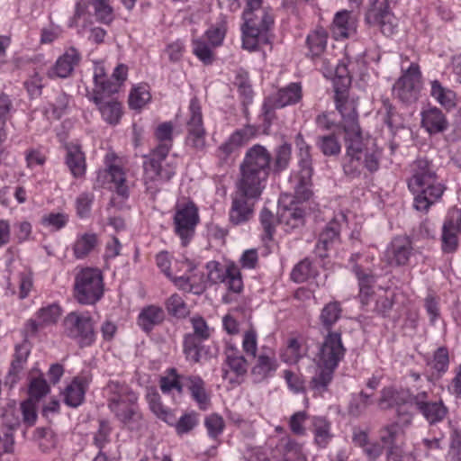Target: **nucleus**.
<instances>
[{
	"label": "nucleus",
	"instance_id": "1a4fd4ad",
	"mask_svg": "<svg viewBox=\"0 0 461 461\" xmlns=\"http://www.w3.org/2000/svg\"><path fill=\"white\" fill-rule=\"evenodd\" d=\"M370 7L365 16L366 22L389 37L398 30V19L390 9L397 0H369Z\"/></svg>",
	"mask_w": 461,
	"mask_h": 461
},
{
	"label": "nucleus",
	"instance_id": "6e6d98bb",
	"mask_svg": "<svg viewBox=\"0 0 461 461\" xmlns=\"http://www.w3.org/2000/svg\"><path fill=\"white\" fill-rule=\"evenodd\" d=\"M279 221L286 227L285 230L298 228L303 224V211L299 208H285L280 215Z\"/></svg>",
	"mask_w": 461,
	"mask_h": 461
},
{
	"label": "nucleus",
	"instance_id": "4be33fe9",
	"mask_svg": "<svg viewBox=\"0 0 461 461\" xmlns=\"http://www.w3.org/2000/svg\"><path fill=\"white\" fill-rule=\"evenodd\" d=\"M259 196L245 194L238 190L232 195L231 207L229 212V218L232 224L240 225L249 221L254 213V203L249 199H257Z\"/></svg>",
	"mask_w": 461,
	"mask_h": 461
},
{
	"label": "nucleus",
	"instance_id": "de8ad7c7",
	"mask_svg": "<svg viewBox=\"0 0 461 461\" xmlns=\"http://www.w3.org/2000/svg\"><path fill=\"white\" fill-rule=\"evenodd\" d=\"M327 39V32L321 27L315 29L307 36L306 43L312 57L320 56L324 51Z\"/></svg>",
	"mask_w": 461,
	"mask_h": 461
},
{
	"label": "nucleus",
	"instance_id": "603ef678",
	"mask_svg": "<svg viewBox=\"0 0 461 461\" xmlns=\"http://www.w3.org/2000/svg\"><path fill=\"white\" fill-rule=\"evenodd\" d=\"M108 403H112L113 400H117L118 403H122L126 401V393H136L126 384L118 381H110L105 388Z\"/></svg>",
	"mask_w": 461,
	"mask_h": 461
},
{
	"label": "nucleus",
	"instance_id": "20e7f679",
	"mask_svg": "<svg viewBox=\"0 0 461 461\" xmlns=\"http://www.w3.org/2000/svg\"><path fill=\"white\" fill-rule=\"evenodd\" d=\"M345 147L346 153L342 158L341 166L347 176L357 178L364 170L369 173L378 170L382 152L375 145H366L362 133L345 136Z\"/></svg>",
	"mask_w": 461,
	"mask_h": 461
},
{
	"label": "nucleus",
	"instance_id": "0e129e2a",
	"mask_svg": "<svg viewBox=\"0 0 461 461\" xmlns=\"http://www.w3.org/2000/svg\"><path fill=\"white\" fill-rule=\"evenodd\" d=\"M373 403L372 394L360 392L349 405V412L354 416H359Z\"/></svg>",
	"mask_w": 461,
	"mask_h": 461
},
{
	"label": "nucleus",
	"instance_id": "c03bdc74",
	"mask_svg": "<svg viewBox=\"0 0 461 461\" xmlns=\"http://www.w3.org/2000/svg\"><path fill=\"white\" fill-rule=\"evenodd\" d=\"M176 368H168L165 375L159 378V387L163 393L167 394L176 390L179 394L184 390V377Z\"/></svg>",
	"mask_w": 461,
	"mask_h": 461
},
{
	"label": "nucleus",
	"instance_id": "58836bf2",
	"mask_svg": "<svg viewBox=\"0 0 461 461\" xmlns=\"http://www.w3.org/2000/svg\"><path fill=\"white\" fill-rule=\"evenodd\" d=\"M280 457L277 461H306L302 446L289 438H282L276 446Z\"/></svg>",
	"mask_w": 461,
	"mask_h": 461
},
{
	"label": "nucleus",
	"instance_id": "393cba45",
	"mask_svg": "<svg viewBox=\"0 0 461 461\" xmlns=\"http://www.w3.org/2000/svg\"><path fill=\"white\" fill-rule=\"evenodd\" d=\"M412 397L413 395H411L406 390L385 387L381 391L378 404L384 410L395 408L397 417H399V411H409L406 405L413 403Z\"/></svg>",
	"mask_w": 461,
	"mask_h": 461
},
{
	"label": "nucleus",
	"instance_id": "4c0bfd02",
	"mask_svg": "<svg viewBox=\"0 0 461 461\" xmlns=\"http://www.w3.org/2000/svg\"><path fill=\"white\" fill-rule=\"evenodd\" d=\"M345 216L340 214L339 217H334L320 233L317 249H329L338 240L340 232V220H344Z\"/></svg>",
	"mask_w": 461,
	"mask_h": 461
},
{
	"label": "nucleus",
	"instance_id": "c9c22d12",
	"mask_svg": "<svg viewBox=\"0 0 461 461\" xmlns=\"http://www.w3.org/2000/svg\"><path fill=\"white\" fill-rule=\"evenodd\" d=\"M353 442L363 449L368 461H375L384 452V447L377 441H370L368 434L364 430H354Z\"/></svg>",
	"mask_w": 461,
	"mask_h": 461
},
{
	"label": "nucleus",
	"instance_id": "f8f14e48",
	"mask_svg": "<svg viewBox=\"0 0 461 461\" xmlns=\"http://www.w3.org/2000/svg\"><path fill=\"white\" fill-rule=\"evenodd\" d=\"M356 274L359 281V296L363 304H369L375 300L374 311L379 314L386 315L393 304V294L381 290L380 294H375L371 284L375 282L373 276L361 273L356 268Z\"/></svg>",
	"mask_w": 461,
	"mask_h": 461
},
{
	"label": "nucleus",
	"instance_id": "a18cd8bd",
	"mask_svg": "<svg viewBox=\"0 0 461 461\" xmlns=\"http://www.w3.org/2000/svg\"><path fill=\"white\" fill-rule=\"evenodd\" d=\"M214 46H212L204 38L192 40L193 54L205 66L212 65L215 60Z\"/></svg>",
	"mask_w": 461,
	"mask_h": 461
},
{
	"label": "nucleus",
	"instance_id": "412c9836",
	"mask_svg": "<svg viewBox=\"0 0 461 461\" xmlns=\"http://www.w3.org/2000/svg\"><path fill=\"white\" fill-rule=\"evenodd\" d=\"M341 335L339 332H330L327 335L318 355L317 362L336 369L339 361L345 355Z\"/></svg>",
	"mask_w": 461,
	"mask_h": 461
},
{
	"label": "nucleus",
	"instance_id": "2f4dec72",
	"mask_svg": "<svg viewBox=\"0 0 461 461\" xmlns=\"http://www.w3.org/2000/svg\"><path fill=\"white\" fill-rule=\"evenodd\" d=\"M357 20L350 12H338L332 23V33L336 40L346 39L356 33Z\"/></svg>",
	"mask_w": 461,
	"mask_h": 461
},
{
	"label": "nucleus",
	"instance_id": "f03ea898",
	"mask_svg": "<svg viewBox=\"0 0 461 461\" xmlns=\"http://www.w3.org/2000/svg\"><path fill=\"white\" fill-rule=\"evenodd\" d=\"M271 160L272 156L264 146L249 148L240 165L237 189L250 196H260L269 176Z\"/></svg>",
	"mask_w": 461,
	"mask_h": 461
},
{
	"label": "nucleus",
	"instance_id": "5fc2aeb1",
	"mask_svg": "<svg viewBox=\"0 0 461 461\" xmlns=\"http://www.w3.org/2000/svg\"><path fill=\"white\" fill-rule=\"evenodd\" d=\"M151 95L148 85L142 84L135 86L129 95V106L140 110L150 101Z\"/></svg>",
	"mask_w": 461,
	"mask_h": 461
},
{
	"label": "nucleus",
	"instance_id": "8fccbe9b",
	"mask_svg": "<svg viewBox=\"0 0 461 461\" xmlns=\"http://www.w3.org/2000/svg\"><path fill=\"white\" fill-rule=\"evenodd\" d=\"M312 432L314 441L320 447H325L331 438L330 423L321 417L312 419Z\"/></svg>",
	"mask_w": 461,
	"mask_h": 461
},
{
	"label": "nucleus",
	"instance_id": "a19ab883",
	"mask_svg": "<svg viewBox=\"0 0 461 461\" xmlns=\"http://www.w3.org/2000/svg\"><path fill=\"white\" fill-rule=\"evenodd\" d=\"M165 318L162 308L149 305L142 309L139 315V325L145 331L151 330L156 325L160 324Z\"/></svg>",
	"mask_w": 461,
	"mask_h": 461
},
{
	"label": "nucleus",
	"instance_id": "5701e85b",
	"mask_svg": "<svg viewBox=\"0 0 461 461\" xmlns=\"http://www.w3.org/2000/svg\"><path fill=\"white\" fill-rule=\"evenodd\" d=\"M107 93H92L89 99L95 104L102 118L111 125L119 123L122 115V106Z\"/></svg>",
	"mask_w": 461,
	"mask_h": 461
},
{
	"label": "nucleus",
	"instance_id": "338daca9",
	"mask_svg": "<svg viewBox=\"0 0 461 461\" xmlns=\"http://www.w3.org/2000/svg\"><path fill=\"white\" fill-rule=\"evenodd\" d=\"M456 232L452 227H447V223L444 222L442 228V249L444 252L451 253L456 249L458 245Z\"/></svg>",
	"mask_w": 461,
	"mask_h": 461
},
{
	"label": "nucleus",
	"instance_id": "72a5a7b5",
	"mask_svg": "<svg viewBox=\"0 0 461 461\" xmlns=\"http://www.w3.org/2000/svg\"><path fill=\"white\" fill-rule=\"evenodd\" d=\"M66 165L70 173L76 178L82 177L86 174V157L80 146L77 144H68L66 146Z\"/></svg>",
	"mask_w": 461,
	"mask_h": 461
},
{
	"label": "nucleus",
	"instance_id": "f704fd0d",
	"mask_svg": "<svg viewBox=\"0 0 461 461\" xmlns=\"http://www.w3.org/2000/svg\"><path fill=\"white\" fill-rule=\"evenodd\" d=\"M60 316V309L56 304L41 308L36 315V319L30 320L27 327L32 333L37 332L41 328L54 324Z\"/></svg>",
	"mask_w": 461,
	"mask_h": 461
},
{
	"label": "nucleus",
	"instance_id": "aec40b11",
	"mask_svg": "<svg viewBox=\"0 0 461 461\" xmlns=\"http://www.w3.org/2000/svg\"><path fill=\"white\" fill-rule=\"evenodd\" d=\"M413 404L429 424L442 421L447 414V408L442 400L431 402L427 392L422 391L413 395Z\"/></svg>",
	"mask_w": 461,
	"mask_h": 461
},
{
	"label": "nucleus",
	"instance_id": "cd10ccee",
	"mask_svg": "<svg viewBox=\"0 0 461 461\" xmlns=\"http://www.w3.org/2000/svg\"><path fill=\"white\" fill-rule=\"evenodd\" d=\"M448 124L446 114L437 106L429 105L420 112V125L429 135L444 132Z\"/></svg>",
	"mask_w": 461,
	"mask_h": 461
},
{
	"label": "nucleus",
	"instance_id": "864d4df0",
	"mask_svg": "<svg viewBox=\"0 0 461 461\" xmlns=\"http://www.w3.org/2000/svg\"><path fill=\"white\" fill-rule=\"evenodd\" d=\"M28 356L26 349L23 350L22 347H16L14 359L11 363V367L5 378V383L13 386L18 380L19 373L23 369Z\"/></svg>",
	"mask_w": 461,
	"mask_h": 461
},
{
	"label": "nucleus",
	"instance_id": "6e6552de",
	"mask_svg": "<svg viewBox=\"0 0 461 461\" xmlns=\"http://www.w3.org/2000/svg\"><path fill=\"white\" fill-rule=\"evenodd\" d=\"M223 357L222 378L234 385L241 384L248 373L249 362L232 339H224Z\"/></svg>",
	"mask_w": 461,
	"mask_h": 461
},
{
	"label": "nucleus",
	"instance_id": "423d86ee",
	"mask_svg": "<svg viewBox=\"0 0 461 461\" xmlns=\"http://www.w3.org/2000/svg\"><path fill=\"white\" fill-rule=\"evenodd\" d=\"M402 76L394 83L393 94L401 102L412 104L419 98L421 87V72L418 63L411 62L407 66L408 58L401 57Z\"/></svg>",
	"mask_w": 461,
	"mask_h": 461
},
{
	"label": "nucleus",
	"instance_id": "e2e57ef3",
	"mask_svg": "<svg viewBox=\"0 0 461 461\" xmlns=\"http://www.w3.org/2000/svg\"><path fill=\"white\" fill-rule=\"evenodd\" d=\"M226 35V26L224 23H219L209 28L201 38H204L212 46L219 47L222 44Z\"/></svg>",
	"mask_w": 461,
	"mask_h": 461
},
{
	"label": "nucleus",
	"instance_id": "f257e3e1",
	"mask_svg": "<svg viewBox=\"0 0 461 461\" xmlns=\"http://www.w3.org/2000/svg\"><path fill=\"white\" fill-rule=\"evenodd\" d=\"M173 128L170 122L158 126L155 136L158 144L143 161V182L152 195L158 194L162 184L168 182L176 174V164L167 160L172 148Z\"/></svg>",
	"mask_w": 461,
	"mask_h": 461
},
{
	"label": "nucleus",
	"instance_id": "7c9ffc66",
	"mask_svg": "<svg viewBox=\"0 0 461 461\" xmlns=\"http://www.w3.org/2000/svg\"><path fill=\"white\" fill-rule=\"evenodd\" d=\"M184 388L187 389L200 410L206 411L210 408L211 397L202 377L196 375H185L184 377Z\"/></svg>",
	"mask_w": 461,
	"mask_h": 461
},
{
	"label": "nucleus",
	"instance_id": "ddd939ff",
	"mask_svg": "<svg viewBox=\"0 0 461 461\" xmlns=\"http://www.w3.org/2000/svg\"><path fill=\"white\" fill-rule=\"evenodd\" d=\"M207 277L212 284L225 283L228 289L233 293H240L243 289V281L240 267L233 262L225 267L217 261H209L206 264Z\"/></svg>",
	"mask_w": 461,
	"mask_h": 461
},
{
	"label": "nucleus",
	"instance_id": "bf43d9fd",
	"mask_svg": "<svg viewBox=\"0 0 461 461\" xmlns=\"http://www.w3.org/2000/svg\"><path fill=\"white\" fill-rule=\"evenodd\" d=\"M201 343L196 336L186 334L184 339V353L187 361L197 363L201 357Z\"/></svg>",
	"mask_w": 461,
	"mask_h": 461
},
{
	"label": "nucleus",
	"instance_id": "e433bc0d",
	"mask_svg": "<svg viewBox=\"0 0 461 461\" xmlns=\"http://www.w3.org/2000/svg\"><path fill=\"white\" fill-rule=\"evenodd\" d=\"M107 169L103 172L104 176L108 178L113 185L114 190L122 198L129 195V187L126 185L125 173L120 166L110 164V155L105 158Z\"/></svg>",
	"mask_w": 461,
	"mask_h": 461
},
{
	"label": "nucleus",
	"instance_id": "774afa93",
	"mask_svg": "<svg viewBox=\"0 0 461 461\" xmlns=\"http://www.w3.org/2000/svg\"><path fill=\"white\" fill-rule=\"evenodd\" d=\"M312 276V263L308 259L300 261L292 270L291 278L296 283H303Z\"/></svg>",
	"mask_w": 461,
	"mask_h": 461
},
{
	"label": "nucleus",
	"instance_id": "dca6fc26",
	"mask_svg": "<svg viewBox=\"0 0 461 461\" xmlns=\"http://www.w3.org/2000/svg\"><path fill=\"white\" fill-rule=\"evenodd\" d=\"M299 171L293 173L290 176V182L294 185L296 198L299 200H308L312 194L310 185L312 176V165L310 149L298 152Z\"/></svg>",
	"mask_w": 461,
	"mask_h": 461
},
{
	"label": "nucleus",
	"instance_id": "37998d69",
	"mask_svg": "<svg viewBox=\"0 0 461 461\" xmlns=\"http://www.w3.org/2000/svg\"><path fill=\"white\" fill-rule=\"evenodd\" d=\"M95 88L93 93H107L112 95L118 92V85L111 81L102 63H95L93 75Z\"/></svg>",
	"mask_w": 461,
	"mask_h": 461
},
{
	"label": "nucleus",
	"instance_id": "7ed1b4c3",
	"mask_svg": "<svg viewBox=\"0 0 461 461\" xmlns=\"http://www.w3.org/2000/svg\"><path fill=\"white\" fill-rule=\"evenodd\" d=\"M411 176L408 187L414 194L415 210L427 212L442 196L445 186L438 181L434 167L425 158H418L411 165Z\"/></svg>",
	"mask_w": 461,
	"mask_h": 461
},
{
	"label": "nucleus",
	"instance_id": "680f3d73",
	"mask_svg": "<svg viewBox=\"0 0 461 461\" xmlns=\"http://www.w3.org/2000/svg\"><path fill=\"white\" fill-rule=\"evenodd\" d=\"M167 312L176 317L182 318L188 314V308L184 299L177 294H172L166 302Z\"/></svg>",
	"mask_w": 461,
	"mask_h": 461
},
{
	"label": "nucleus",
	"instance_id": "9b49d317",
	"mask_svg": "<svg viewBox=\"0 0 461 461\" xmlns=\"http://www.w3.org/2000/svg\"><path fill=\"white\" fill-rule=\"evenodd\" d=\"M64 325L68 336L76 339L80 347H88L94 343L95 333L88 313L72 312L66 317Z\"/></svg>",
	"mask_w": 461,
	"mask_h": 461
},
{
	"label": "nucleus",
	"instance_id": "c85d7f7f",
	"mask_svg": "<svg viewBox=\"0 0 461 461\" xmlns=\"http://www.w3.org/2000/svg\"><path fill=\"white\" fill-rule=\"evenodd\" d=\"M256 134L257 128L252 125H246L242 129L234 131L229 139L219 147L217 156L221 160L227 159L231 153L247 143Z\"/></svg>",
	"mask_w": 461,
	"mask_h": 461
},
{
	"label": "nucleus",
	"instance_id": "79ce46f5",
	"mask_svg": "<svg viewBox=\"0 0 461 461\" xmlns=\"http://www.w3.org/2000/svg\"><path fill=\"white\" fill-rule=\"evenodd\" d=\"M334 371L335 368L316 362L315 372L310 381V387L318 393L326 391L333 378Z\"/></svg>",
	"mask_w": 461,
	"mask_h": 461
},
{
	"label": "nucleus",
	"instance_id": "6ab92c4d",
	"mask_svg": "<svg viewBox=\"0 0 461 461\" xmlns=\"http://www.w3.org/2000/svg\"><path fill=\"white\" fill-rule=\"evenodd\" d=\"M302 97L303 92L301 84L290 83L266 99L263 104L265 114L268 115L275 109H280L287 105L295 104L302 99Z\"/></svg>",
	"mask_w": 461,
	"mask_h": 461
},
{
	"label": "nucleus",
	"instance_id": "69168bd1",
	"mask_svg": "<svg viewBox=\"0 0 461 461\" xmlns=\"http://www.w3.org/2000/svg\"><path fill=\"white\" fill-rule=\"evenodd\" d=\"M50 392V386L47 381L42 377H37L31 380L29 385L30 399L33 402L38 401Z\"/></svg>",
	"mask_w": 461,
	"mask_h": 461
},
{
	"label": "nucleus",
	"instance_id": "b1692460",
	"mask_svg": "<svg viewBox=\"0 0 461 461\" xmlns=\"http://www.w3.org/2000/svg\"><path fill=\"white\" fill-rule=\"evenodd\" d=\"M278 366L275 352L270 348H263L251 368L253 381L255 383H262L274 376Z\"/></svg>",
	"mask_w": 461,
	"mask_h": 461
},
{
	"label": "nucleus",
	"instance_id": "052dcab7",
	"mask_svg": "<svg viewBox=\"0 0 461 461\" xmlns=\"http://www.w3.org/2000/svg\"><path fill=\"white\" fill-rule=\"evenodd\" d=\"M317 144L325 156H338L341 150L339 139L334 134H327L319 137Z\"/></svg>",
	"mask_w": 461,
	"mask_h": 461
},
{
	"label": "nucleus",
	"instance_id": "a211bd4d",
	"mask_svg": "<svg viewBox=\"0 0 461 461\" xmlns=\"http://www.w3.org/2000/svg\"><path fill=\"white\" fill-rule=\"evenodd\" d=\"M125 396L124 402L118 403L117 400H113L108 403V408L123 426L133 429L142 418L138 404L139 397L137 393H126Z\"/></svg>",
	"mask_w": 461,
	"mask_h": 461
},
{
	"label": "nucleus",
	"instance_id": "bb28decb",
	"mask_svg": "<svg viewBox=\"0 0 461 461\" xmlns=\"http://www.w3.org/2000/svg\"><path fill=\"white\" fill-rule=\"evenodd\" d=\"M412 414L411 411H400L397 420L385 425L380 429V440L385 444L393 446L403 438L405 429L411 424Z\"/></svg>",
	"mask_w": 461,
	"mask_h": 461
},
{
	"label": "nucleus",
	"instance_id": "39448f33",
	"mask_svg": "<svg viewBox=\"0 0 461 461\" xmlns=\"http://www.w3.org/2000/svg\"><path fill=\"white\" fill-rule=\"evenodd\" d=\"M242 17V46L252 51L257 50L259 37L273 25L274 18L270 10L262 7V0H247Z\"/></svg>",
	"mask_w": 461,
	"mask_h": 461
},
{
	"label": "nucleus",
	"instance_id": "3c124183",
	"mask_svg": "<svg viewBox=\"0 0 461 461\" xmlns=\"http://www.w3.org/2000/svg\"><path fill=\"white\" fill-rule=\"evenodd\" d=\"M173 422H167L168 425L175 427L177 435H184L193 430L198 424V417L195 412H188L183 414L179 419H176L172 412Z\"/></svg>",
	"mask_w": 461,
	"mask_h": 461
},
{
	"label": "nucleus",
	"instance_id": "ea45409f",
	"mask_svg": "<svg viewBox=\"0 0 461 461\" xmlns=\"http://www.w3.org/2000/svg\"><path fill=\"white\" fill-rule=\"evenodd\" d=\"M430 95L445 109L452 110L456 105V94L435 79L430 82Z\"/></svg>",
	"mask_w": 461,
	"mask_h": 461
},
{
	"label": "nucleus",
	"instance_id": "4468645a",
	"mask_svg": "<svg viewBox=\"0 0 461 461\" xmlns=\"http://www.w3.org/2000/svg\"><path fill=\"white\" fill-rule=\"evenodd\" d=\"M186 143L197 150L205 148L206 131L203 127L202 106L196 97L191 99L186 117Z\"/></svg>",
	"mask_w": 461,
	"mask_h": 461
},
{
	"label": "nucleus",
	"instance_id": "a878e982",
	"mask_svg": "<svg viewBox=\"0 0 461 461\" xmlns=\"http://www.w3.org/2000/svg\"><path fill=\"white\" fill-rule=\"evenodd\" d=\"M80 60V52L76 48L69 47L48 70L47 75L50 78H67L71 76Z\"/></svg>",
	"mask_w": 461,
	"mask_h": 461
},
{
	"label": "nucleus",
	"instance_id": "2eb2a0df",
	"mask_svg": "<svg viewBox=\"0 0 461 461\" xmlns=\"http://www.w3.org/2000/svg\"><path fill=\"white\" fill-rule=\"evenodd\" d=\"M336 109L341 115V125L343 127L345 136L356 135L362 133L358 123V113L357 111V99L345 93L336 89L335 93Z\"/></svg>",
	"mask_w": 461,
	"mask_h": 461
},
{
	"label": "nucleus",
	"instance_id": "473e14b6",
	"mask_svg": "<svg viewBox=\"0 0 461 461\" xmlns=\"http://www.w3.org/2000/svg\"><path fill=\"white\" fill-rule=\"evenodd\" d=\"M100 245V240L96 233L86 231L78 233L73 243V255L77 259H84Z\"/></svg>",
	"mask_w": 461,
	"mask_h": 461
},
{
	"label": "nucleus",
	"instance_id": "09e8293b",
	"mask_svg": "<svg viewBox=\"0 0 461 461\" xmlns=\"http://www.w3.org/2000/svg\"><path fill=\"white\" fill-rule=\"evenodd\" d=\"M147 401L151 411L165 422H173L172 411L162 404L159 393L151 390L147 393Z\"/></svg>",
	"mask_w": 461,
	"mask_h": 461
},
{
	"label": "nucleus",
	"instance_id": "49530a36",
	"mask_svg": "<svg viewBox=\"0 0 461 461\" xmlns=\"http://www.w3.org/2000/svg\"><path fill=\"white\" fill-rule=\"evenodd\" d=\"M305 354L306 350L303 343L297 338H290L282 350L280 357L286 364H296Z\"/></svg>",
	"mask_w": 461,
	"mask_h": 461
},
{
	"label": "nucleus",
	"instance_id": "0eeeda50",
	"mask_svg": "<svg viewBox=\"0 0 461 461\" xmlns=\"http://www.w3.org/2000/svg\"><path fill=\"white\" fill-rule=\"evenodd\" d=\"M104 294L103 276L96 268L86 267L75 277L74 294L81 304H94Z\"/></svg>",
	"mask_w": 461,
	"mask_h": 461
},
{
	"label": "nucleus",
	"instance_id": "f3484780",
	"mask_svg": "<svg viewBox=\"0 0 461 461\" xmlns=\"http://www.w3.org/2000/svg\"><path fill=\"white\" fill-rule=\"evenodd\" d=\"M411 240L406 236L394 237L387 245L382 256V261L392 267L407 266L413 256Z\"/></svg>",
	"mask_w": 461,
	"mask_h": 461
},
{
	"label": "nucleus",
	"instance_id": "9d476101",
	"mask_svg": "<svg viewBox=\"0 0 461 461\" xmlns=\"http://www.w3.org/2000/svg\"><path fill=\"white\" fill-rule=\"evenodd\" d=\"M199 220L198 209L193 202L181 203L176 205L174 228L183 246H186L194 237Z\"/></svg>",
	"mask_w": 461,
	"mask_h": 461
},
{
	"label": "nucleus",
	"instance_id": "c756f323",
	"mask_svg": "<svg viewBox=\"0 0 461 461\" xmlns=\"http://www.w3.org/2000/svg\"><path fill=\"white\" fill-rule=\"evenodd\" d=\"M90 381L88 374L76 376L63 392L64 402L73 408L79 406L84 402Z\"/></svg>",
	"mask_w": 461,
	"mask_h": 461
},
{
	"label": "nucleus",
	"instance_id": "13d9d810",
	"mask_svg": "<svg viewBox=\"0 0 461 461\" xmlns=\"http://www.w3.org/2000/svg\"><path fill=\"white\" fill-rule=\"evenodd\" d=\"M69 103V97L64 92L56 94L53 101L46 107V113L51 114L54 119H59L66 112Z\"/></svg>",
	"mask_w": 461,
	"mask_h": 461
},
{
	"label": "nucleus",
	"instance_id": "4d7b16f0",
	"mask_svg": "<svg viewBox=\"0 0 461 461\" xmlns=\"http://www.w3.org/2000/svg\"><path fill=\"white\" fill-rule=\"evenodd\" d=\"M341 314V307L339 303L331 302L326 304L321 312V324L330 330L339 319Z\"/></svg>",
	"mask_w": 461,
	"mask_h": 461
}]
</instances>
